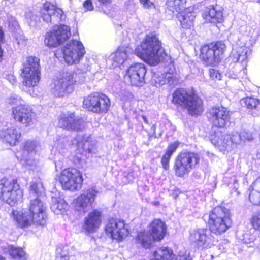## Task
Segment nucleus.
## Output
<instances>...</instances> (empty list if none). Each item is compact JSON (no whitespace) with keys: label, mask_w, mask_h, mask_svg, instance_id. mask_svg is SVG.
Segmentation results:
<instances>
[{"label":"nucleus","mask_w":260,"mask_h":260,"mask_svg":"<svg viewBox=\"0 0 260 260\" xmlns=\"http://www.w3.org/2000/svg\"><path fill=\"white\" fill-rule=\"evenodd\" d=\"M12 216L21 227H26L31 224L44 226L46 223V206L40 198L31 199L29 212L14 210Z\"/></svg>","instance_id":"1"},{"label":"nucleus","mask_w":260,"mask_h":260,"mask_svg":"<svg viewBox=\"0 0 260 260\" xmlns=\"http://www.w3.org/2000/svg\"><path fill=\"white\" fill-rule=\"evenodd\" d=\"M136 55L150 65H156L166 55L161 42L153 35H147L135 50Z\"/></svg>","instance_id":"2"},{"label":"nucleus","mask_w":260,"mask_h":260,"mask_svg":"<svg viewBox=\"0 0 260 260\" xmlns=\"http://www.w3.org/2000/svg\"><path fill=\"white\" fill-rule=\"evenodd\" d=\"M173 102L186 109L191 115H200L203 111L202 100L183 89H179L174 92Z\"/></svg>","instance_id":"3"},{"label":"nucleus","mask_w":260,"mask_h":260,"mask_svg":"<svg viewBox=\"0 0 260 260\" xmlns=\"http://www.w3.org/2000/svg\"><path fill=\"white\" fill-rule=\"evenodd\" d=\"M209 224L213 233L218 235L225 232L232 224L229 210L221 206L215 207L209 215Z\"/></svg>","instance_id":"4"},{"label":"nucleus","mask_w":260,"mask_h":260,"mask_svg":"<svg viewBox=\"0 0 260 260\" xmlns=\"http://www.w3.org/2000/svg\"><path fill=\"white\" fill-rule=\"evenodd\" d=\"M200 160V156L197 153L189 151L180 152L175 158L173 167L175 175L183 177L188 174L196 167Z\"/></svg>","instance_id":"5"},{"label":"nucleus","mask_w":260,"mask_h":260,"mask_svg":"<svg viewBox=\"0 0 260 260\" xmlns=\"http://www.w3.org/2000/svg\"><path fill=\"white\" fill-rule=\"evenodd\" d=\"M23 197L17 181L3 178L0 182V199L11 206H14Z\"/></svg>","instance_id":"6"},{"label":"nucleus","mask_w":260,"mask_h":260,"mask_svg":"<svg viewBox=\"0 0 260 260\" xmlns=\"http://www.w3.org/2000/svg\"><path fill=\"white\" fill-rule=\"evenodd\" d=\"M59 181L64 189L75 191L81 188L83 179L79 171L69 168L62 171Z\"/></svg>","instance_id":"7"},{"label":"nucleus","mask_w":260,"mask_h":260,"mask_svg":"<svg viewBox=\"0 0 260 260\" xmlns=\"http://www.w3.org/2000/svg\"><path fill=\"white\" fill-rule=\"evenodd\" d=\"M65 61L70 64L78 63L86 51L82 43L77 40L70 41L62 50Z\"/></svg>","instance_id":"8"},{"label":"nucleus","mask_w":260,"mask_h":260,"mask_svg":"<svg viewBox=\"0 0 260 260\" xmlns=\"http://www.w3.org/2000/svg\"><path fill=\"white\" fill-rule=\"evenodd\" d=\"M83 105L85 108L93 112L105 113L110 107V101L106 95L96 92L85 98Z\"/></svg>","instance_id":"9"},{"label":"nucleus","mask_w":260,"mask_h":260,"mask_svg":"<svg viewBox=\"0 0 260 260\" xmlns=\"http://www.w3.org/2000/svg\"><path fill=\"white\" fill-rule=\"evenodd\" d=\"M75 83L73 76L66 73L62 77L53 80L50 84V91L54 96H63L73 91Z\"/></svg>","instance_id":"10"},{"label":"nucleus","mask_w":260,"mask_h":260,"mask_svg":"<svg viewBox=\"0 0 260 260\" xmlns=\"http://www.w3.org/2000/svg\"><path fill=\"white\" fill-rule=\"evenodd\" d=\"M70 36L68 26L64 25L57 26L46 34L44 43L47 46L55 47L66 41Z\"/></svg>","instance_id":"11"},{"label":"nucleus","mask_w":260,"mask_h":260,"mask_svg":"<svg viewBox=\"0 0 260 260\" xmlns=\"http://www.w3.org/2000/svg\"><path fill=\"white\" fill-rule=\"evenodd\" d=\"M98 193L95 188L91 187L84 190L75 201V209L81 213H85L93 206Z\"/></svg>","instance_id":"12"},{"label":"nucleus","mask_w":260,"mask_h":260,"mask_svg":"<svg viewBox=\"0 0 260 260\" xmlns=\"http://www.w3.org/2000/svg\"><path fill=\"white\" fill-rule=\"evenodd\" d=\"M105 231L111 237L117 241H122L128 234L127 228L123 220L113 218L108 220L106 225Z\"/></svg>","instance_id":"13"},{"label":"nucleus","mask_w":260,"mask_h":260,"mask_svg":"<svg viewBox=\"0 0 260 260\" xmlns=\"http://www.w3.org/2000/svg\"><path fill=\"white\" fill-rule=\"evenodd\" d=\"M146 68L143 63H136L131 66L125 76L126 80L135 86H142L145 83Z\"/></svg>","instance_id":"14"},{"label":"nucleus","mask_w":260,"mask_h":260,"mask_svg":"<svg viewBox=\"0 0 260 260\" xmlns=\"http://www.w3.org/2000/svg\"><path fill=\"white\" fill-rule=\"evenodd\" d=\"M208 118L213 125L222 128L229 121L230 113L226 108L223 106L215 107L210 110Z\"/></svg>","instance_id":"15"},{"label":"nucleus","mask_w":260,"mask_h":260,"mask_svg":"<svg viewBox=\"0 0 260 260\" xmlns=\"http://www.w3.org/2000/svg\"><path fill=\"white\" fill-rule=\"evenodd\" d=\"M246 37L242 36L238 38L233 46L232 51V61L234 62H241L243 67L247 65V54L249 49L246 46L245 42Z\"/></svg>","instance_id":"16"},{"label":"nucleus","mask_w":260,"mask_h":260,"mask_svg":"<svg viewBox=\"0 0 260 260\" xmlns=\"http://www.w3.org/2000/svg\"><path fill=\"white\" fill-rule=\"evenodd\" d=\"M190 241L198 247L206 248L213 244V237L206 229H198L191 232Z\"/></svg>","instance_id":"17"},{"label":"nucleus","mask_w":260,"mask_h":260,"mask_svg":"<svg viewBox=\"0 0 260 260\" xmlns=\"http://www.w3.org/2000/svg\"><path fill=\"white\" fill-rule=\"evenodd\" d=\"M13 118L26 126L30 125L35 117L32 109L27 105H21L12 109Z\"/></svg>","instance_id":"18"},{"label":"nucleus","mask_w":260,"mask_h":260,"mask_svg":"<svg viewBox=\"0 0 260 260\" xmlns=\"http://www.w3.org/2000/svg\"><path fill=\"white\" fill-rule=\"evenodd\" d=\"M60 127L68 129L78 131L82 130L85 126V122L74 113L64 115L59 120Z\"/></svg>","instance_id":"19"},{"label":"nucleus","mask_w":260,"mask_h":260,"mask_svg":"<svg viewBox=\"0 0 260 260\" xmlns=\"http://www.w3.org/2000/svg\"><path fill=\"white\" fill-rule=\"evenodd\" d=\"M42 17L47 22H55L64 19L63 11L50 2H46L41 10Z\"/></svg>","instance_id":"20"},{"label":"nucleus","mask_w":260,"mask_h":260,"mask_svg":"<svg viewBox=\"0 0 260 260\" xmlns=\"http://www.w3.org/2000/svg\"><path fill=\"white\" fill-rule=\"evenodd\" d=\"M242 140V137L238 132H233L231 135H222L220 138L217 141L214 139H212V142H215V145H216L220 148V151L225 150H231L234 147V146L240 143Z\"/></svg>","instance_id":"21"},{"label":"nucleus","mask_w":260,"mask_h":260,"mask_svg":"<svg viewBox=\"0 0 260 260\" xmlns=\"http://www.w3.org/2000/svg\"><path fill=\"white\" fill-rule=\"evenodd\" d=\"M101 223V213L94 210L85 218L83 229L88 233H93L99 229Z\"/></svg>","instance_id":"22"},{"label":"nucleus","mask_w":260,"mask_h":260,"mask_svg":"<svg viewBox=\"0 0 260 260\" xmlns=\"http://www.w3.org/2000/svg\"><path fill=\"white\" fill-rule=\"evenodd\" d=\"M166 229V225L164 222L160 219H155L150 224L148 231L154 240L159 241L165 236Z\"/></svg>","instance_id":"23"},{"label":"nucleus","mask_w":260,"mask_h":260,"mask_svg":"<svg viewBox=\"0 0 260 260\" xmlns=\"http://www.w3.org/2000/svg\"><path fill=\"white\" fill-rule=\"evenodd\" d=\"M40 60L35 56H28L26 57L23 63L21 75L41 74L40 70Z\"/></svg>","instance_id":"24"},{"label":"nucleus","mask_w":260,"mask_h":260,"mask_svg":"<svg viewBox=\"0 0 260 260\" xmlns=\"http://www.w3.org/2000/svg\"><path fill=\"white\" fill-rule=\"evenodd\" d=\"M203 17L206 22L220 23L223 20V14L221 10H217L213 6L206 7L204 10Z\"/></svg>","instance_id":"25"},{"label":"nucleus","mask_w":260,"mask_h":260,"mask_svg":"<svg viewBox=\"0 0 260 260\" xmlns=\"http://www.w3.org/2000/svg\"><path fill=\"white\" fill-rule=\"evenodd\" d=\"M20 136V132L13 127L0 132V139L10 145H16L19 141Z\"/></svg>","instance_id":"26"},{"label":"nucleus","mask_w":260,"mask_h":260,"mask_svg":"<svg viewBox=\"0 0 260 260\" xmlns=\"http://www.w3.org/2000/svg\"><path fill=\"white\" fill-rule=\"evenodd\" d=\"M200 56L207 66L215 65L218 62L211 44L205 45L201 48Z\"/></svg>","instance_id":"27"},{"label":"nucleus","mask_w":260,"mask_h":260,"mask_svg":"<svg viewBox=\"0 0 260 260\" xmlns=\"http://www.w3.org/2000/svg\"><path fill=\"white\" fill-rule=\"evenodd\" d=\"M130 49L127 47L120 46L117 50L111 55V59L116 63L115 66L122 64L128 57Z\"/></svg>","instance_id":"28"},{"label":"nucleus","mask_w":260,"mask_h":260,"mask_svg":"<svg viewBox=\"0 0 260 260\" xmlns=\"http://www.w3.org/2000/svg\"><path fill=\"white\" fill-rule=\"evenodd\" d=\"M68 208V205L63 198H52L51 209L57 215L63 214Z\"/></svg>","instance_id":"29"},{"label":"nucleus","mask_w":260,"mask_h":260,"mask_svg":"<svg viewBox=\"0 0 260 260\" xmlns=\"http://www.w3.org/2000/svg\"><path fill=\"white\" fill-rule=\"evenodd\" d=\"M196 17L194 12L190 11L189 9L179 13L178 19L183 28H188L191 26Z\"/></svg>","instance_id":"30"},{"label":"nucleus","mask_w":260,"mask_h":260,"mask_svg":"<svg viewBox=\"0 0 260 260\" xmlns=\"http://www.w3.org/2000/svg\"><path fill=\"white\" fill-rule=\"evenodd\" d=\"M252 189L250 191L249 198L254 205H260V176L252 184Z\"/></svg>","instance_id":"31"},{"label":"nucleus","mask_w":260,"mask_h":260,"mask_svg":"<svg viewBox=\"0 0 260 260\" xmlns=\"http://www.w3.org/2000/svg\"><path fill=\"white\" fill-rule=\"evenodd\" d=\"M172 250L168 247L158 248L153 252L151 260H171L173 257Z\"/></svg>","instance_id":"32"},{"label":"nucleus","mask_w":260,"mask_h":260,"mask_svg":"<svg viewBox=\"0 0 260 260\" xmlns=\"http://www.w3.org/2000/svg\"><path fill=\"white\" fill-rule=\"evenodd\" d=\"M137 242L145 248H149L151 247L154 239L150 235L148 231L141 232L138 234L136 239Z\"/></svg>","instance_id":"33"},{"label":"nucleus","mask_w":260,"mask_h":260,"mask_svg":"<svg viewBox=\"0 0 260 260\" xmlns=\"http://www.w3.org/2000/svg\"><path fill=\"white\" fill-rule=\"evenodd\" d=\"M77 141V145L79 148H82L89 154L95 153L96 147L91 141V138L89 137H83L82 140L78 137Z\"/></svg>","instance_id":"34"},{"label":"nucleus","mask_w":260,"mask_h":260,"mask_svg":"<svg viewBox=\"0 0 260 260\" xmlns=\"http://www.w3.org/2000/svg\"><path fill=\"white\" fill-rule=\"evenodd\" d=\"M23 78V84L28 87H32L37 86L40 80V74L21 75Z\"/></svg>","instance_id":"35"},{"label":"nucleus","mask_w":260,"mask_h":260,"mask_svg":"<svg viewBox=\"0 0 260 260\" xmlns=\"http://www.w3.org/2000/svg\"><path fill=\"white\" fill-rule=\"evenodd\" d=\"M9 253L12 257L18 260H26L27 257L26 252L20 247L11 246L9 248Z\"/></svg>","instance_id":"36"},{"label":"nucleus","mask_w":260,"mask_h":260,"mask_svg":"<svg viewBox=\"0 0 260 260\" xmlns=\"http://www.w3.org/2000/svg\"><path fill=\"white\" fill-rule=\"evenodd\" d=\"M44 191L42 184L40 182H31L29 188L30 197L40 198Z\"/></svg>","instance_id":"37"},{"label":"nucleus","mask_w":260,"mask_h":260,"mask_svg":"<svg viewBox=\"0 0 260 260\" xmlns=\"http://www.w3.org/2000/svg\"><path fill=\"white\" fill-rule=\"evenodd\" d=\"M240 104L242 106L246 107L249 109H256L258 108V106L260 105L258 100L250 97L241 99Z\"/></svg>","instance_id":"38"},{"label":"nucleus","mask_w":260,"mask_h":260,"mask_svg":"<svg viewBox=\"0 0 260 260\" xmlns=\"http://www.w3.org/2000/svg\"><path fill=\"white\" fill-rule=\"evenodd\" d=\"M211 45L214 49L216 57L219 61L221 56L223 54L225 50V44L222 42H217L215 44H211Z\"/></svg>","instance_id":"39"},{"label":"nucleus","mask_w":260,"mask_h":260,"mask_svg":"<svg viewBox=\"0 0 260 260\" xmlns=\"http://www.w3.org/2000/svg\"><path fill=\"white\" fill-rule=\"evenodd\" d=\"M40 148L39 143L34 141H27L25 142L24 146V150L28 153H36Z\"/></svg>","instance_id":"40"},{"label":"nucleus","mask_w":260,"mask_h":260,"mask_svg":"<svg viewBox=\"0 0 260 260\" xmlns=\"http://www.w3.org/2000/svg\"><path fill=\"white\" fill-rule=\"evenodd\" d=\"M250 222L254 230L260 232V211L252 215Z\"/></svg>","instance_id":"41"},{"label":"nucleus","mask_w":260,"mask_h":260,"mask_svg":"<svg viewBox=\"0 0 260 260\" xmlns=\"http://www.w3.org/2000/svg\"><path fill=\"white\" fill-rule=\"evenodd\" d=\"M23 102L21 98L17 95L13 94L11 95L10 98L8 99V103L9 104L11 105H16L17 106L24 105L22 104Z\"/></svg>","instance_id":"42"},{"label":"nucleus","mask_w":260,"mask_h":260,"mask_svg":"<svg viewBox=\"0 0 260 260\" xmlns=\"http://www.w3.org/2000/svg\"><path fill=\"white\" fill-rule=\"evenodd\" d=\"M171 156L165 153L161 158V164L164 169L168 170L169 169V161Z\"/></svg>","instance_id":"43"},{"label":"nucleus","mask_w":260,"mask_h":260,"mask_svg":"<svg viewBox=\"0 0 260 260\" xmlns=\"http://www.w3.org/2000/svg\"><path fill=\"white\" fill-rule=\"evenodd\" d=\"M7 22L9 27L11 29H15L18 26V22L15 18L12 16H7Z\"/></svg>","instance_id":"44"},{"label":"nucleus","mask_w":260,"mask_h":260,"mask_svg":"<svg viewBox=\"0 0 260 260\" xmlns=\"http://www.w3.org/2000/svg\"><path fill=\"white\" fill-rule=\"evenodd\" d=\"M209 73L210 78L213 80H220L221 78V75L217 70L213 69H210Z\"/></svg>","instance_id":"45"},{"label":"nucleus","mask_w":260,"mask_h":260,"mask_svg":"<svg viewBox=\"0 0 260 260\" xmlns=\"http://www.w3.org/2000/svg\"><path fill=\"white\" fill-rule=\"evenodd\" d=\"M179 144L178 143H174L171 144L168 147V149L166 153L172 156L173 153L175 151L177 148L178 147Z\"/></svg>","instance_id":"46"},{"label":"nucleus","mask_w":260,"mask_h":260,"mask_svg":"<svg viewBox=\"0 0 260 260\" xmlns=\"http://www.w3.org/2000/svg\"><path fill=\"white\" fill-rule=\"evenodd\" d=\"M84 11H92L94 9L91 0H86L83 4Z\"/></svg>","instance_id":"47"},{"label":"nucleus","mask_w":260,"mask_h":260,"mask_svg":"<svg viewBox=\"0 0 260 260\" xmlns=\"http://www.w3.org/2000/svg\"><path fill=\"white\" fill-rule=\"evenodd\" d=\"M58 145H60V147L61 148L66 147L69 145L68 140L66 138L59 139L58 142Z\"/></svg>","instance_id":"48"},{"label":"nucleus","mask_w":260,"mask_h":260,"mask_svg":"<svg viewBox=\"0 0 260 260\" xmlns=\"http://www.w3.org/2000/svg\"><path fill=\"white\" fill-rule=\"evenodd\" d=\"M140 1L145 8H150L153 5V3L150 0H140Z\"/></svg>","instance_id":"49"},{"label":"nucleus","mask_w":260,"mask_h":260,"mask_svg":"<svg viewBox=\"0 0 260 260\" xmlns=\"http://www.w3.org/2000/svg\"><path fill=\"white\" fill-rule=\"evenodd\" d=\"M153 78L154 80L155 81L156 83H158L159 85H164L166 82V79H163V77L161 78V79H159L158 78L157 79V76L154 75Z\"/></svg>","instance_id":"50"},{"label":"nucleus","mask_w":260,"mask_h":260,"mask_svg":"<svg viewBox=\"0 0 260 260\" xmlns=\"http://www.w3.org/2000/svg\"><path fill=\"white\" fill-rule=\"evenodd\" d=\"M7 79L12 84H14L16 82V78L13 75H9L8 76Z\"/></svg>","instance_id":"51"},{"label":"nucleus","mask_w":260,"mask_h":260,"mask_svg":"<svg viewBox=\"0 0 260 260\" xmlns=\"http://www.w3.org/2000/svg\"><path fill=\"white\" fill-rule=\"evenodd\" d=\"M55 260H69V257L66 255H62L59 254L56 256Z\"/></svg>","instance_id":"52"},{"label":"nucleus","mask_w":260,"mask_h":260,"mask_svg":"<svg viewBox=\"0 0 260 260\" xmlns=\"http://www.w3.org/2000/svg\"><path fill=\"white\" fill-rule=\"evenodd\" d=\"M90 70V66L87 65L86 67L82 68V71L83 72H86L87 71Z\"/></svg>","instance_id":"53"},{"label":"nucleus","mask_w":260,"mask_h":260,"mask_svg":"<svg viewBox=\"0 0 260 260\" xmlns=\"http://www.w3.org/2000/svg\"><path fill=\"white\" fill-rule=\"evenodd\" d=\"M98 1L103 4H106L109 3L111 2V0H98Z\"/></svg>","instance_id":"54"},{"label":"nucleus","mask_w":260,"mask_h":260,"mask_svg":"<svg viewBox=\"0 0 260 260\" xmlns=\"http://www.w3.org/2000/svg\"><path fill=\"white\" fill-rule=\"evenodd\" d=\"M143 118V119L144 120V121L146 123V124H148V120L147 119L146 117L144 116H143L142 117Z\"/></svg>","instance_id":"55"},{"label":"nucleus","mask_w":260,"mask_h":260,"mask_svg":"<svg viewBox=\"0 0 260 260\" xmlns=\"http://www.w3.org/2000/svg\"><path fill=\"white\" fill-rule=\"evenodd\" d=\"M171 77V74H166L165 75V78H167L168 79L170 78Z\"/></svg>","instance_id":"56"},{"label":"nucleus","mask_w":260,"mask_h":260,"mask_svg":"<svg viewBox=\"0 0 260 260\" xmlns=\"http://www.w3.org/2000/svg\"><path fill=\"white\" fill-rule=\"evenodd\" d=\"M152 130L154 132L155 130V125H153L152 127Z\"/></svg>","instance_id":"57"},{"label":"nucleus","mask_w":260,"mask_h":260,"mask_svg":"<svg viewBox=\"0 0 260 260\" xmlns=\"http://www.w3.org/2000/svg\"><path fill=\"white\" fill-rule=\"evenodd\" d=\"M0 260H5V258L2 256L0 255Z\"/></svg>","instance_id":"58"},{"label":"nucleus","mask_w":260,"mask_h":260,"mask_svg":"<svg viewBox=\"0 0 260 260\" xmlns=\"http://www.w3.org/2000/svg\"><path fill=\"white\" fill-rule=\"evenodd\" d=\"M241 72H242V73L244 74L245 73V69H243L241 71Z\"/></svg>","instance_id":"59"},{"label":"nucleus","mask_w":260,"mask_h":260,"mask_svg":"<svg viewBox=\"0 0 260 260\" xmlns=\"http://www.w3.org/2000/svg\"><path fill=\"white\" fill-rule=\"evenodd\" d=\"M256 2L260 4V0H256Z\"/></svg>","instance_id":"60"},{"label":"nucleus","mask_w":260,"mask_h":260,"mask_svg":"<svg viewBox=\"0 0 260 260\" xmlns=\"http://www.w3.org/2000/svg\"><path fill=\"white\" fill-rule=\"evenodd\" d=\"M235 191L236 192L237 195L239 194V192L238 191H237V190H236Z\"/></svg>","instance_id":"61"},{"label":"nucleus","mask_w":260,"mask_h":260,"mask_svg":"<svg viewBox=\"0 0 260 260\" xmlns=\"http://www.w3.org/2000/svg\"><path fill=\"white\" fill-rule=\"evenodd\" d=\"M28 164H29V165H32V163H29V162H28Z\"/></svg>","instance_id":"62"},{"label":"nucleus","mask_w":260,"mask_h":260,"mask_svg":"<svg viewBox=\"0 0 260 260\" xmlns=\"http://www.w3.org/2000/svg\"><path fill=\"white\" fill-rule=\"evenodd\" d=\"M158 204V202H157L156 203H155V205H157Z\"/></svg>","instance_id":"63"}]
</instances>
